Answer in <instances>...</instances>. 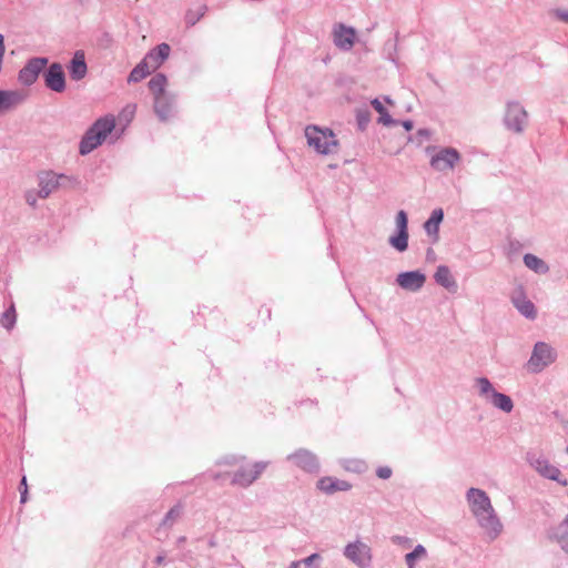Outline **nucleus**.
Here are the masks:
<instances>
[{
  "label": "nucleus",
  "instance_id": "37",
  "mask_svg": "<svg viewBox=\"0 0 568 568\" xmlns=\"http://www.w3.org/2000/svg\"><path fill=\"white\" fill-rule=\"evenodd\" d=\"M38 199H40L38 195V189H30L26 191L24 200L30 206L36 207Z\"/></svg>",
  "mask_w": 568,
  "mask_h": 568
},
{
  "label": "nucleus",
  "instance_id": "40",
  "mask_svg": "<svg viewBox=\"0 0 568 568\" xmlns=\"http://www.w3.org/2000/svg\"><path fill=\"white\" fill-rule=\"evenodd\" d=\"M358 125L361 129H364L366 124L368 123V114L367 113H358L357 115Z\"/></svg>",
  "mask_w": 568,
  "mask_h": 568
},
{
  "label": "nucleus",
  "instance_id": "38",
  "mask_svg": "<svg viewBox=\"0 0 568 568\" xmlns=\"http://www.w3.org/2000/svg\"><path fill=\"white\" fill-rule=\"evenodd\" d=\"M321 559V556L318 554H312L311 556L304 558L302 560L303 565L311 568L315 561H318Z\"/></svg>",
  "mask_w": 568,
  "mask_h": 568
},
{
  "label": "nucleus",
  "instance_id": "15",
  "mask_svg": "<svg viewBox=\"0 0 568 568\" xmlns=\"http://www.w3.org/2000/svg\"><path fill=\"white\" fill-rule=\"evenodd\" d=\"M292 460L298 468L303 469L307 473H317L320 468V464L317 457L306 449H298L294 454L287 457Z\"/></svg>",
  "mask_w": 568,
  "mask_h": 568
},
{
  "label": "nucleus",
  "instance_id": "27",
  "mask_svg": "<svg viewBox=\"0 0 568 568\" xmlns=\"http://www.w3.org/2000/svg\"><path fill=\"white\" fill-rule=\"evenodd\" d=\"M148 85L149 90L153 95V99L169 93L166 91L168 79L163 73H156L155 75H153L149 81Z\"/></svg>",
  "mask_w": 568,
  "mask_h": 568
},
{
  "label": "nucleus",
  "instance_id": "49",
  "mask_svg": "<svg viewBox=\"0 0 568 568\" xmlns=\"http://www.w3.org/2000/svg\"><path fill=\"white\" fill-rule=\"evenodd\" d=\"M385 102L388 103V104H393V101L389 97H385L384 98Z\"/></svg>",
  "mask_w": 568,
  "mask_h": 568
},
{
  "label": "nucleus",
  "instance_id": "47",
  "mask_svg": "<svg viewBox=\"0 0 568 568\" xmlns=\"http://www.w3.org/2000/svg\"><path fill=\"white\" fill-rule=\"evenodd\" d=\"M393 540L396 541V542H402V541L407 542L408 541V539L405 538V537H395Z\"/></svg>",
  "mask_w": 568,
  "mask_h": 568
},
{
  "label": "nucleus",
  "instance_id": "4",
  "mask_svg": "<svg viewBox=\"0 0 568 568\" xmlns=\"http://www.w3.org/2000/svg\"><path fill=\"white\" fill-rule=\"evenodd\" d=\"M426 151L430 154L429 165L437 172L445 173L453 171L462 161L459 151L452 146H428Z\"/></svg>",
  "mask_w": 568,
  "mask_h": 568
},
{
  "label": "nucleus",
  "instance_id": "48",
  "mask_svg": "<svg viewBox=\"0 0 568 568\" xmlns=\"http://www.w3.org/2000/svg\"><path fill=\"white\" fill-rule=\"evenodd\" d=\"M23 488H27L28 489V486H27V479L26 477H22L21 479V487H20V490L23 489Z\"/></svg>",
  "mask_w": 568,
  "mask_h": 568
},
{
  "label": "nucleus",
  "instance_id": "6",
  "mask_svg": "<svg viewBox=\"0 0 568 568\" xmlns=\"http://www.w3.org/2000/svg\"><path fill=\"white\" fill-rule=\"evenodd\" d=\"M557 358V353L549 344L537 342L534 345L530 358L526 364L528 372L537 374L551 365Z\"/></svg>",
  "mask_w": 568,
  "mask_h": 568
},
{
  "label": "nucleus",
  "instance_id": "13",
  "mask_svg": "<svg viewBox=\"0 0 568 568\" xmlns=\"http://www.w3.org/2000/svg\"><path fill=\"white\" fill-rule=\"evenodd\" d=\"M266 467V462H257L253 465L252 469L242 468L234 474L232 484L241 487H248L261 476Z\"/></svg>",
  "mask_w": 568,
  "mask_h": 568
},
{
  "label": "nucleus",
  "instance_id": "16",
  "mask_svg": "<svg viewBox=\"0 0 568 568\" xmlns=\"http://www.w3.org/2000/svg\"><path fill=\"white\" fill-rule=\"evenodd\" d=\"M511 303L516 307V310L526 318L535 320L537 317V310L534 303L527 298L523 287L514 291L511 295Z\"/></svg>",
  "mask_w": 568,
  "mask_h": 568
},
{
  "label": "nucleus",
  "instance_id": "8",
  "mask_svg": "<svg viewBox=\"0 0 568 568\" xmlns=\"http://www.w3.org/2000/svg\"><path fill=\"white\" fill-rule=\"evenodd\" d=\"M343 555L358 568H368L373 559L371 547L359 539L348 542Z\"/></svg>",
  "mask_w": 568,
  "mask_h": 568
},
{
  "label": "nucleus",
  "instance_id": "20",
  "mask_svg": "<svg viewBox=\"0 0 568 568\" xmlns=\"http://www.w3.org/2000/svg\"><path fill=\"white\" fill-rule=\"evenodd\" d=\"M70 78L74 81H80L85 78L88 73V65L85 62V53L83 50H77L68 64Z\"/></svg>",
  "mask_w": 568,
  "mask_h": 568
},
{
  "label": "nucleus",
  "instance_id": "18",
  "mask_svg": "<svg viewBox=\"0 0 568 568\" xmlns=\"http://www.w3.org/2000/svg\"><path fill=\"white\" fill-rule=\"evenodd\" d=\"M175 98V94L168 93L153 99L154 112L161 121H168L173 115Z\"/></svg>",
  "mask_w": 568,
  "mask_h": 568
},
{
  "label": "nucleus",
  "instance_id": "52",
  "mask_svg": "<svg viewBox=\"0 0 568 568\" xmlns=\"http://www.w3.org/2000/svg\"><path fill=\"white\" fill-rule=\"evenodd\" d=\"M567 453H568V447H567Z\"/></svg>",
  "mask_w": 568,
  "mask_h": 568
},
{
  "label": "nucleus",
  "instance_id": "36",
  "mask_svg": "<svg viewBox=\"0 0 568 568\" xmlns=\"http://www.w3.org/2000/svg\"><path fill=\"white\" fill-rule=\"evenodd\" d=\"M549 16L557 21L568 24V9L554 8L549 10Z\"/></svg>",
  "mask_w": 568,
  "mask_h": 568
},
{
  "label": "nucleus",
  "instance_id": "10",
  "mask_svg": "<svg viewBox=\"0 0 568 568\" xmlns=\"http://www.w3.org/2000/svg\"><path fill=\"white\" fill-rule=\"evenodd\" d=\"M49 63L48 58L37 57L30 59L26 65L19 71L18 80L21 84L30 87L32 85L41 71Z\"/></svg>",
  "mask_w": 568,
  "mask_h": 568
},
{
  "label": "nucleus",
  "instance_id": "45",
  "mask_svg": "<svg viewBox=\"0 0 568 568\" xmlns=\"http://www.w3.org/2000/svg\"><path fill=\"white\" fill-rule=\"evenodd\" d=\"M91 0H73V2L80 7L88 6Z\"/></svg>",
  "mask_w": 568,
  "mask_h": 568
},
{
  "label": "nucleus",
  "instance_id": "29",
  "mask_svg": "<svg viewBox=\"0 0 568 568\" xmlns=\"http://www.w3.org/2000/svg\"><path fill=\"white\" fill-rule=\"evenodd\" d=\"M551 537L566 552H568V515L557 527L554 528Z\"/></svg>",
  "mask_w": 568,
  "mask_h": 568
},
{
  "label": "nucleus",
  "instance_id": "7",
  "mask_svg": "<svg viewBox=\"0 0 568 568\" xmlns=\"http://www.w3.org/2000/svg\"><path fill=\"white\" fill-rule=\"evenodd\" d=\"M526 459L541 477L555 480L561 486H567L568 481L562 478L560 469L552 465L545 456L536 453H528Z\"/></svg>",
  "mask_w": 568,
  "mask_h": 568
},
{
  "label": "nucleus",
  "instance_id": "44",
  "mask_svg": "<svg viewBox=\"0 0 568 568\" xmlns=\"http://www.w3.org/2000/svg\"><path fill=\"white\" fill-rule=\"evenodd\" d=\"M303 565L302 560L292 561L288 568H301Z\"/></svg>",
  "mask_w": 568,
  "mask_h": 568
},
{
  "label": "nucleus",
  "instance_id": "24",
  "mask_svg": "<svg viewBox=\"0 0 568 568\" xmlns=\"http://www.w3.org/2000/svg\"><path fill=\"white\" fill-rule=\"evenodd\" d=\"M171 48L168 43H161L152 49L146 55V61L156 70L170 55Z\"/></svg>",
  "mask_w": 568,
  "mask_h": 568
},
{
  "label": "nucleus",
  "instance_id": "11",
  "mask_svg": "<svg viewBox=\"0 0 568 568\" xmlns=\"http://www.w3.org/2000/svg\"><path fill=\"white\" fill-rule=\"evenodd\" d=\"M397 234L389 237V244L398 252H404L408 247V219L405 211L397 212L395 217Z\"/></svg>",
  "mask_w": 568,
  "mask_h": 568
},
{
  "label": "nucleus",
  "instance_id": "19",
  "mask_svg": "<svg viewBox=\"0 0 568 568\" xmlns=\"http://www.w3.org/2000/svg\"><path fill=\"white\" fill-rule=\"evenodd\" d=\"M27 98V94L19 90H0V114H3L19 104Z\"/></svg>",
  "mask_w": 568,
  "mask_h": 568
},
{
  "label": "nucleus",
  "instance_id": "32",
  "mask_svg": "<svg viewBox=\"0 0 568 568\" xmlns=\"http://www.w3.org/2000/svg\"><path fill=\"white\" fill-rule=\"evenodd\" d=\"M491 406L508 414L514 409V402L510 396L498 393Z\"/></svg>",
  "mask_w": 568,
  "mask_h": 568
},
{
  "label": "nucleus",
  "instance_id": "43",
  "mask_svg": "<svg viewBox=\"0 0 568 568\" xmlns=\"http://www.w3.org/2000/svg\"><path fill=\"white\" fill-rule=\"evenodd\" d=\"M27 494H28V489L27 488H23L20 490V501L22 504H24L27 501Z\"/></svg>",
  "mask_w": 568,
  "mask_h": 568
},
{
  "label": "nucleus",
  "instance_id": "33",
  "mask_svg": "<svg viewBox=\"0 0 568 568\" xmlns=\"http://www.w3.org/2000/svg\"><path fill=\"white\" fill-rule=\"evenodd\" d=\"M427 555L426 548L423 545H417L413 551L405 555V562L407 568H415L418 559L425 558Z\"/></svg>",
  "mask_w": 568,
  "mask_h": 568
},
{
  "label": "nucleus",
  "instance_id": "5",
  "mask_svg": "<svg viewBox=\"0 0 568 568\" xmlns=\"http://www.w3.org/2000/svg\"><path fill=\"white\" fill-rule=\"evenodd\" d=\"M504 124L507 130L521 134L528 125V112L524 105L515 100H509L505 105Z\"/></svg>",
  "mask_w": 568,
  "mask_h": 568
},
{
  "label": "nucleus",
  "instance_id": "2",
  "mask_svg": "<svg viewBox=\"0 0 568 568\" xmlns=\"http://www.w3.org/2000/svg\"><path fill=\"white\" fill-rule=\"evenodd\" d=\"M114 126L115 121L112 116L97 120L82 138L79 148L80 153L82 155L89 154L101 145Z\"/></svg>",
  "mask_w": 568,
  "mask_h": 568
},
{
  "label": "nucleus",
  "instance_id": "3",
  "mask_svg": "<svg viewBox=\"0 0 568 568\" xmlns=\"http://www.w3.org/2000/svg\"><path fill=\"white\" fill-rule=\"evenodd\" d=\"M307 144L320 154H332L337 150V140L329 129L308 125L305 129Z\"/></svg>",
  "mask_w": 568,
  "mask_h": 568
},
{
  "label": "nucleus",
  "instance_id": "31",
  "mask_svg": "<svg viewBox=\"0 0 568 568\" xmlns=\"http://www.w3.org/2000/svg\"><path fill=\"white\" fill-rule=\"evenodd\" d=\"M372 106L378 112L379 119L378 122L384 125H392L396 122L393 120V118L387 112L386 108L383 105V103L378 99H374L371 102Z\"/></svg>",
  "mask_w": 568,
  "mask_h": 568
},
{
  "label": "nucleus",
  "instance_id": "46",
  "mask_svg": "<svg viewBox=\"0 0 568 568\" xmlns=\"http://www.w3.org/2000/svg\"><path fill=\"white\" fill-rule=\"evenodd\" d=\"M164 559H165V558H164V556L160 555V556H158V557L155 558V562H156L158 565H162V564L164 562Z\"/></svg>",
  "mask_w": 568,
  "mask_h": 568
},
{
  "label": "nucleus",
  "instance_id": "42",
  "mask_svg": "<svg viewBox=\"0 0 568 568\" xmlns=\"http://www.w3.org/2000/svg\"><path fill=\"white\" fill-rule=\"evenodd\" d=\"M402 125L406 131H410L414 126L413 122L409 120L403 121Z\"/></svg>",
  "mask_w": 568,
  "mask_h": 568
},
{
  "label": "nucleus",
  "instance_id": "41",
  "mask_svg": "<svg viewBox=\"0 0 568 568\" xmlns=\"http://www.w3.org/2000/svg\"><path fill=\"white\" fill-rule=\"evenodd\" d=\"M135 108H136V106H135L134 104H133V105H128V106L123 110V112H124V113H126V114H129L130 116H132V115L134 114V112H135Z\"/></svg>",
  "mask_w": 568,
  "mask_h": 568
},
{
  "label": "nucleus",
  "instance_id": "25",
  "mask_svg": "<svg viewBox=\"0 0 568 568\" xmlns=\"http://www.w3.org/2000/svg\"><path fill=\"white\" fill-rule=\"evenodd\" d=\"M444 219V212L442 209H435L429 219L425 222L424 229L428 235H433L435 241L438 239L439 224Z\"/></svg>",
  "mask_w": 568,
  "mask_h": 568
},
{
  "label": "nucleus",
  "instance_id": "26",
  "mask_svg": "<svg viewBox=\"0 0 568 568\" xmlns=\"http://www.w3.org/2000/svg\"><path fill=\"white\" fill-rule=\"evenodd\" d=\"M524 264L527 268L530 271L537 273V274H547L549 272L548 264L541 260L540 257L536 256L535 254L527 253L523 257Z\"/></svg>",
  "mask_w": 568,
  "mask_h": 568
},
{
  "label": "nucleus",
  "instance_id": "14",
  "mask_svg": "<svg viewBox=\"0 0 568 568\" xmlns=\"http://www.w3.org/2000/svg\"><path fill=\"white\" fill-rule=\"evenodd\" d=\"M45 85L54 92L65 90V75L60 63H52L43 74Z\"/></svg>",
  "mask_w": 568,
  "mask_h": 568
},
{
  "label": "nucleus",
  "instance_id": "34",
  "mask_svg": "<svg viewBox=\"0 0 568 568\" xmlns=\"http://www.w3.org/2000/svg\"><path fill=\"white\" fill-rule=\"evenodd\" d=\"M182 513L183 505L179 503L166 513L162 520V525L168 527L173 526L174 523L181 517Z\"/></svg>",
  "mask_w": 568,
  "mask_h": 568
},
{
  "label": "nucleus",
  "instance_id": "28",
  "mask_svg": "<svg viewBox=\"0 0 568 568\" xmlns=\"http://www.w3.org/2000/svg\"><path fill=\"white\" fill-rule=\"evenodd\" d=\"M152 71H154L153 67H151L150 62L146 61V58L138 63L133 70L130 72L128 77L129 83H135L146 78Z\"/></svg>",
  "mask_w": 568,
  "mask_h": 568
},
{
  "label": "nucleus",
  "instance_id": "51",
  "mask_svg": "<svg viewBox=\"0 0 568 568\" xmlns=\"http://www.w3.org/2000/svg\"><path fill=\"white\" fill-rule=\"evenodd\" d=\"M184 541H185V537L179 538V542H184Z\"/></svg>",
  "mask_w": 568,
  "mask_h": 568
},
{
  "label": "nucleus",
  "instance_id": "22",
  "mask_svg": "<svg viewBox=\"0 0 568 568\" xmlns=\"http://www.w3.org/2000/svg\"><path fill=\"white\" fill-rule=\"evenodd\" d=\"M351 484L345 480H339L333 477H323L317 481V488L326 494L336 491H347L351 489Z\"/></svg>",
  "mask_w": 568,
  "mask_h": 568
},
{
  "label": "nucleus",
  "instance_id": "9",
  "mask_svg": "<svg viewBox=\"0 0 568 568\" xmlns=\"http://www.w3.org/2000/svg\"><path fill=\"white\" fill-rule=\"evenodd\" d=\"M69 180L64 174H57L52 171L41 172L38 175V195L40 199H47Z\"/></svg>",
  "mask_w": 568,
  "mask_h": 568
},
{
  "label": "nucleus",
  "instance_id": "21",
  "mask_svg": "<svg viewBox=\"0 0 568 568\" xmlns=\"http://www.w3.org/2000/svg\"><path fill=\"white\" fill-rule=\"evenodd\" d=\"M477 395L487 404L493 405L498 395V390L487 377H477L474 379Z\"/></svg>",
  "mask_w": 568,
  "mask_h": 568
},
{
  "label": "nucleus",
  "instance_id": "17",
  "mask_svg": "<svg viewBox=\"0 0 568 568\" xmlns=\"http://www.w3.org/2000/svg\"><path fill=\"white\" fill-rule=\"evenodd\" d=\"M356 32L353 28L337 24L333 31L334 44L344 51H349L355 42Z\"/></svg>",
  "mask_w": 568,
  "mask_h": 568
},
{
  "label": "nucleus",
  "instance_id": "50",
  "mask_svg": "<svg viewBox=\"0 0 568 568\" xmlns=\"http://www.w3.org/2000/svg\"><path fill=\"white\" fill-rule=\"evenodd\" d=\"M418 133H419V134H427V131H425V130H419V132H418Z\"/></svg>",
  "mask_w": 568,
  "mask_h": 568
},
{
  "label": "nucleus",
  "instance_id": "12",
  "mask_svg": "<svg viewBox=\"0 0 568 568\" xmlns=\"http://www.w3.org/2000/svg\"><path fill=\"white\" fill-rule=\"evenodd\" d=\"M425 282L426 275L419 270L403 272L396 277L397 285L408 292H418Z\"/></svg>",
  "mask_w": 568,
  "mask_h": 568
},
{
  "label": "nucleus",
  "instance_id": "1",
  "mask_svg": "<svg viewBox=\"0 0 568 568\" xmlns=\"http://www.w3.org/2000/svg\"><path fill=\"white\" fill-rule=\"evenodd\" d=\"M466 500L470 513L485 536L490 541L497 539L504 530V525L487 493L483 489L471 487L466 493Z\"/></svg>",
  "mask_w": 568,
  "mask_h": 568
},
{
  "label": "nucleus",
  "instance_id": "35",
  "mask_svg": "<svg viewBox=\"0 0 568 568\" xmlns=\"http://www.w3.org/2000/svg\"><path fill=\"white\" fill-rule=\"evenodd\" d=\"M16 321H17L16 308H14V305L11 304V306L2 314V316L0 318V323L4 328L11 329L14 326Z\"/></svg>",
  "mask_w": 568,
  "mask_h": 568
},
{
  "label": "nucleus",
  "instance_id": "30",
  "mask_svg": "<svg viewBox=\"0 0 568 568\" xmlns=\"http://www.w3.org/2000/svg\"><path fill=\"white\" fill-rule=\"evenodd\" d=\"M207 7L205 4H199L194 8H190L184 16V21L187 27L195 26L206 13Z\"/></svg>",
  "mask_w": 568,
  "mask_h": 568
},
{
  "label": "nucleus",
  "instance_id": "23",
  "mask_svg": "<svg viewBox=\"0 0 568 568\" xmlns=\"http://www.w3.org/2000/svg\"><path fill=\"white\" fill-rule=\"evenodd\" d=\"M436 283L449 292H456L457 283L446 265H439L434 274Z\"/></svg>",
  "mask_w": 568,
  "mask_h": 568
},
{
  "label": "nucleus",
  "instance_id": "39",
  "mask_svg": "<svg viewBox=\"0 0 568 568\" xmlns=\"http://www.w3.org/2000/svg\"><path fill=\"white\" fill-rule=\"evenodd\" d=\"M392 475V470L388 467H381L377 470V476L382 479H387Z\"/></svg>",
  "mask_w": 568,
  "mask_h": 568
}]
</instances>
